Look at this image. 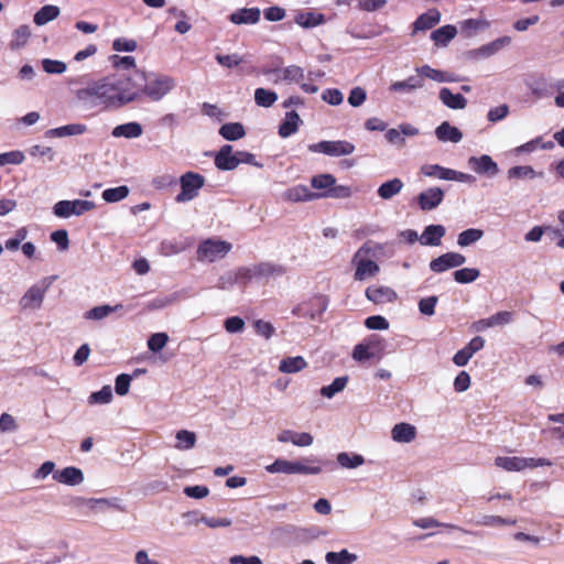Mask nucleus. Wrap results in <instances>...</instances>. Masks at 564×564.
<instances>
[{"label":"nucleus","instance_id":"603ef678","mask_svg":"<svg viewBox=\"0 0 564 564\" xmlns=\"http://www.w3.org/2000/svg\"><path fill=\"white\" fill-rule=\"evenodd\" d=\"M237 276V285L246 288V285L252 280H258L254 271V267H239L235 270Z\"/></svg>","mask_w":564,"mask_h":564},{"label":"nucleus","instance_id":"423d86ee","mask_svg":"<svg viewBox=\"0 0 564 564\" xmlns=\"http://www.w3.org/2000/svg\"><path fill=\"white\" fill-rule=\"evenodd\" d=\"M371 253L370 245L364 243L354 254L352 263L356 264L355 280L362 281L367 278L375 276L379 272V265L366 257Z\"/></svg>","mask_w":564,"mask_h":564},{"label":"nucleus","instance_id":"f8f14e48","mask_svg":"<svg viewBox=\"0 0 564 564\" xmlns=\"http://www.w3.org/2000/svg\"><path fill=\"white\" fill-rule=\"evenodd\" d=\"M328 300L324 295H316L293 308L292 313L299 317L315 319L327 308Z\"/></svg>","mask_w":564,"mask_h":564},{"label":"nucleus","instance_id":"3c124183","mask_svg":"<svg viewBox=\"0 0 564 564\" xmlns=\"http://www.w3.org/2000/svg\"><path fill=\"white\" fill-rule=\"evenodd\" d=\"M31 36V30L28 25H20L13 33V39L10 43L11 48L19 50L23 47Z\"/></svg>","mask_w":564,"mask_h":564},{"label":"nucleus","instance_id":"864d4df0","mask_svg":"<svg viewBox=\"0 0 564 564\" xmlns=\"http://www.w3.org/2000/svg\"><path fill=\"white\" fill-rule=\"evenodd\" d=\"M336 184V178L328 173L318 174L312 177L311 185L315 189L330 191L332 186Z\"/></svg>","mask_w":564,"mask_h":564},{"label":"nucleus","instance_id":"412c9836","mask_svg":"<svg viewBox=\"0 0 564 564\" xmlns=\"http://www.w3.org/2000/svg\"><path fill=\"white\" fill-rule=\"evenodd\" d=\"M366 297L376 304L391 303L397 299V293L388 286H369Z\"/></svg>","mask_w":564,"mask_h":564},{"label":"nucleus","instance_id":"f704fd0d","mask_svg":"<svg viewBox=\"0 0 564 564\" xmlns=\"http://www.w3.org/2000/svg\"><path fill=\"white\" fill-rule=\"evenodd\" d=\"M457 34L454 25L447 24L432 32L431 39L436 45L446 46Z\"/></svg>","mask_w":564,"mask_h":564},{"label":"nucleus","instance_id":"bf43d9fd","mask_svg":"<svg viewBox=\"0 0 564 564\" xmlns=\"http://www.w3.org/2000/svg\"><path fill=\"white\" fill-rule=\"evenodd\" d=\"M169 341V336L166 333H155L150 336L148 340V347L153 352H159L162 350Z\"/></svg>","mask_w":564,"mask_h":564},{"label":"nucleus","instance_id":"052dcab7","mask_svg":"<svg viewBox=\"0 0 564 564\" xmlns=\"http://www.w3.org/2000/svg\"><path fill=\"white\" fill-rule=\"evenodd\" d=\"M42 67L47 74H63L67 66L62 61L44 58L42 61Z\"/></svg>","mask_w":564,"mask_h":564},{"label":"nucleus","instance_id":"b1692460","mask_svg":"<svg viewBox=\"0 0 564 564\" xmlns=\"http://www.w3.org/2000/svg\"><path fill=\"white\" fill-rule=\"evenodd\" d=\"M435 135L441 142L458 143L463 139L462 131L447 121H444L436 127Z\"/></svg>","mask_w":564,"mask_h":564},{"label":"nucleus","instance_id":"9d476101","mask_svg":"<svg viewBox=\"0 0 564 564\" xmlns=\"http://www.w3.org/2000/svg\"><path fill=\"white\" fill-rule=\"evenodd\" d=\"M74 506L76 508H85L87 510V513H100L106 512L109 509L124 511V509L118 503L117 499L111 500L107 498L77 497L74 499Z\"/></svg>","mask_w":564,"mask_h":564},{"label":"nucleus","instance_id":"6e6552de","mask_svg":"<svg viewBox=\"0 0 564 564\" xmlns=\"http://www.w3.org/2000/svg\"><path fill=\"white\" fill-rule=\"evenodd\" d=\"M95 207L96 205L91 200H59L53 206V213L58 218H69L72 216H82L95 209Z\"/></svg>","mask_w":564,"mask_h":564},{"label":"nucleus","instance_id":"79ce46f5","mask_svg":"<svg viewBox=\"0 0 564 564\" xmlns=\"http://www.w3.org/2000/svg\"><path fill=\"white\" fill-rule=\"evenodd\" d=\"M176 444L175 448L178 451H187L195 446L196 434L187 430H180L176 432Z\"/></svg>","mask_w":564,"mask_h":564},{"label":"nucleus","instance_id":"e433bc0d","mask_svg":"<svg viewBox=\"0 0 564 564\" xmlns=\"http://www.w3.org/2000/svg\"><path fill=\"white\" fill-rule=\"evenodd\" d=\"M420 172L427 177L449 181L452 169L444 167L440 164H424L421 166Z\"/></svg>","mask_w":564,"mask_h":564},{"label":"nucleus","instance_id":"de8ad7c7","mask_svg":"<svg viewBox=\"0 0 564 564\" xmlns=\"http://www.w3.org/2000/svg\"><path fill=\"white\" fill-rule=\"evenodd\" d=\"M323 21V14H315L313 12H301L295 17V22L306 29L319 25Z\"/></svg>","mask_w":564,"mask_h":564},{"label":"nucleus","instance_id":"f03ea898","mask_svg":"<svg viewBox=\"0 0 564 564\" xmlns=\"http://www.w3.org/2000/svg\"><path fill=\"white\" fill-rule=\"evenodd\" d=\"M319 460L315 457H306L302 460H286L282 458L275 459L272 464L265 467L270 474H286V475H318L323 468L319 465H314Z\"/></svg>","mask_w":564,"mask_h":564},{"label":"nucleus","instance_id":"7ed1b4c3","mask_svg":"<svg viewBox=\"0 0 564 564\" xmlns=\"http://www.w3.org/2000/svg\"><path fill=\"white\" fill-rule=\"evenodd\" d=\"M175 87L176 82L173 77L163 74L150 73L145 75L143 93L144 97L150 100L160 101Z\"/></svg>","mask_w":564,"mask_h":564},{"label":"nucleus","instance_id":"e2e57ef3","mask_svg":"<svg viewBox=\"0 0 564 564\" xmlns=\"http://www.w3.org/2000/svg\"><path fill=\"white\" fill-rule=\"evenodd\" d=\"M488 319L491 327L508 325L513 321V313L501 311L491 315Z\"/></svg>","mask_w":564,"mask_h":564},{"label":"nucleus","instance_id":"680f3d73","mask_svg":"<svg viewBox=\"0 0 564 564\" xmlns=\"http://www.w3.org/2000/svg\"><path fill=\"white\" fill-rule=\"evenodd\" d=\"M253 327H254L256 333L259 336L264 337L265 339L271 338L275 333L274 326L270 322H265L263 319L254 321Z\"/></svg>","mask_w":564,"mask_h":564},{"label":"nucleus","instance_id":"c9c22d12","mask_svg":"<svg viewBox=\"0 0 564 564\" xmlns=\"http://www.w3.org/2000/svg\"><path fill=\"white\" fill-rule=\"evenodd\" d=\"M336 459L339 466L346 469L358 468L365 464V457L356 453L340 452Z\"/></svg>","mask_w":564,"mask_h":564},{"label":"nucleus","instance_id":"72a5a7b5","mask_svg":"<svg viewBox=\"0 0 564 564\" xmlns=\"http://www.w3.org/2000/svg\"><path fill=\"white\" fill-rule=\"evenodd\" d=\"M307 367L302 356L286 357L280 361L279 370L283 373H296Z\"/></svg>","mask_w":564,"mask_h":564},{"label":"nucleus","instance_id":"4c0bfd02","mask_svg":"<svg viewBox=\"0 0 564 564\" xmlns=\"http://www.w3.org/2000/svg\"><path fill=\"white\" fill-rule=\"evenodd\" d=\"M219 134L229 141H236L245 137V128L239 122L225 123L219 129Z\"/></svg>","mask_w":564,"mask_h":564},{"label":"nucleus","instance_id":"a211bd4d","mask_svg":"<svg viewBox=\"0 0 564 564\" xmlns=\"http://www.w3.org/2000/svg\"><path fill=\"white\" fill-rule=\"evenodd\" d=\"M283 197L285 200L299 203L318 199L322 198V195L319 193L311 192L306 185L299 184L288 188L283 193Z\"/></svg>","mask_w":564,"mask_h":564},{"label":"nucleus","instance_id":"473e14b6","mask_svg":"<svg viewBox=\"0 0 564 564\" xmlns=\"http://www.w3.org/2000/svg\"><path fill=\"white\" fill-rule=\"evenodd\" d=\"M403 186H404L403 182L400 178L395 177L388 182L382 183L379 186L377 193H378L379 197L387 200V199H391L392 197H394L395 195L401 193Z\"/></svg>","mask_w":564,"mask_h":564},{"label":"nucleus","instance_id":"37998d69","mask_svg":"<svg viewBox=\"0 0 564 564\" xmlns=\"http://www.w3.org/2000/svg\"><path fill=\"white\" fill-rule=\"evenodd\" d=\"M423 87V80L417 76H410L405 80L395 82L390 86L391 91L409 93Z\"/></svg>","mask_w":564,"mask_h":564},{"label":"nucleus","instance_id":"7c9ffc66","mask_svg":"<svg viewBox=\"0 0 564 564\" xmlns=\"http://www.w3.org/2000/svg\"><path fill=\"white\" fill-rule=\"evenodd\" d=\"M253 267L258 280L263 278L281 276L285 272V269L282 265L270 262H261L253 264Z\"/></svg>","mask_w":564,"mask_h":564},{"label":"nucleus","instance_id":"bb28decb","mask_svg":"<svg viewBox=\"0 0 564 564\" xmlns=\"http://www.w3.org/2000/svg\"><path fill=\"white\" fill-rule=\"evenodd\" d=\"M143 133L142 126L139 122L132 121L123 124H119L112 129V137L115 138H127L137 139Z\"/></svg>","mask_w":564,"mask_h":564},{"label":"nucleus","instance_id":"a19ab883","mask_svg":"<svg viewBox=\"0 0 564 564\" xmlns=\"http://www.w3.org/2000/svg\"><path fill=\"white\" fill-rule=\"evenodd\" d=\"M484 236V231L478 228H469L462 231L457 237V245L460 248L469 247L479 241Z\"/></svg>","mask_w":564,"mask_h":564},{"label":"nucleus","instance_id":"2f4dec72","mask_svg":"<svg viewBox=\"0 0 564 564\" xmlns=\"http://www.w3.org/2000/svg\"><path fill=\"white\" fill-rule=\"evenodd\" d=\"M61 13V10L57 6L46 4L42 7L33 17V22L42 26L53 20H55Z\"/></svg>","mask_w":564,"mask_h":564},{"label":"nucleus","instance_id":"9b49d317","mask_svg":"<svg viewBox=\"0 0 564 564\" xmlns=\"http://www.w3.org/2000/svg\"><path fill=\"white\" fill-rule=\"evenodd\" d=\"M383 343L378 336H372L367 343L355 346L352 358L359 362L370 359L379 360L382 357Z\"/></svg>","mask_w":564,"mask_h":564},{"label":"nucleus","instance_id":"aec40b11","mask_svg":"<svg viewBox=\"0 0 564 564\" xmlns=\"http://www.w3.org/2000/svg\"><path fill=\"white\" fill-rule=\"evenodd\" d=\"M445 234L446 228L443 225H429L420 236V243L423 246H440Z\"/></svg>","mask_w":564,"mask_h":564},{"label":"nucleus","instance_id":"c85d7f7f","mask_svg":"<svg viewBox=\"0 0 564 564\" xmlns=\"http://www.w3.org/2000/svg\"><path fill=\"white\" fill-rule=\"evenodd\" d=\"M441 21V12L437 9H430L421 14L414 22V31H425L435 26Z\"/></svg>","mask_w":564,"mask_h":564},{"label":"nucleus","instance_id":"0e129e2a","mask_svg":"<svg viewBox=\"0 0 564 564\" xmlns=\"http://www.w3.org/2000/svg\"><path fill=\"white\" fill-rule=\"evenodd\" d=\"M416 72H417L419 75L424 76L426 78H430V79H432L434 82H437V83H443V80H444L445 72L438 70V69H434V68H432L429 65H423L421 67H417Z\"/></svg>","mask_w":564,"mask_h":564},{"label":"nucleus","instance_id":"13d9d810","mask_svg":"<svg viewBox=\"0 0 564 564\" xmlns=\"http://www.w3.org/2000/svg\"><path fill=\"white\" fill-rule=\"evenodd\" d=\"M237 285V276L235 270H229L223 273L217 281L216 288L219 290L229 291Z\"/></svg>","mask_w":564,"mask_h":564},{"label":"nucleus","instance_id":"09e8293b","mask_svg":"<svg viewBox=\"0 0 564 564\" xmlns=\"http://www.w3.org/2000/svg\"><path fill=\"white\" fill-rule=\"evenodd\" d=\"M480 275V271L476 268H463L454 272L453 276L457 283L467 284L476 281Z\"/></svg>","mask_w":564,"mask_h":564},{"label":"nucleus","instance_id":"ddd939ff","mask_svg":"<svg viewBox=\"0 0 564 564\" xmlns=\"http://www.w3.org/2000/svg\"><path fill=\"white\" fill-rule=\"evenodd\" d=\"M145 75L147 74L142 72H135L131 77L117 75V82H119L120 86H122L123 89H127L129 94L133 95V98L129 99L127 104L142 100L144 97L143 87Z\"/></svg>","mask_w":564,"mask_h":564},{"label":"nucleus","instance_id":"ea45409f","mask_svg":"<svg viewBox=\"0 0 564 564\" xmlns=\"http://www.w3.org/2000/svg\"><path fill=\"white\" fill-rule=\"evenodd\" d=\"M542 172H536L534 169L530 165H517L512 166L508 170V178H535V177H542Z\"/></svg>","mask_w":564,"mask_h":564},{"label":"nucleus","instance_id":"0eeeda50","mask_svg":"<svg viewBox=\"0 0 564 564\" xmlns=\"http://www.w3.org/2000/svg\"><path fill=\"white\" fill-rule=\"evenodd\" d=\"M181 192L176 195L177 203H186L198 196L205 185V177L195 172H186L180 178Z\"/></svg>","mask_w":564,"mask_h":564},{"label":"nucleus","instance_id":"f3484780","mask_svg":"<svg viewBox=\"0 0 564 564\" xmlns=\"http://www.w3.org/2000/svg\"><path fill=\"white\" fill-rule=\"evenodd\" d=\"M215 165L221 171H231L238 166V151L234 152L232 147L225 144L215 155Z\"/></svg>","mask_w":564,"mask_h":564},{"label":"nucleus","instance_id":"a878e982","mask_svg":"<svg viewBox=\"0 0 564 564\" xmlns=\"http://www.w3.org/2000/svg\"><path fill=\"white\" fill-rule=\"evenodd\" d=\"M415 436L416 429L409 423H398L391 430V437L398 443H410Z\"/></svg>","mask_w":564,"mask_h":564},{"label":"nucleus","instance_id":"a18cd8bd","mask_svg":"<svg viewBox=\"0 0 564 564\" xmlns=\"http://www.w3.org/2000/svg\"><path fill=\"white\" fill-rule=\"evenodd\" d=\"M348 382V377H337L329 386H324L321 389V394L325 398L332 399L335 394L341 392Z\"/></svg>","mask_w":564,"mask_h":564},{"label":"nucleus","instance_id":"58836bf2","mask_svg":"<svg viewBox=\"0 0 564 564\" xmlns=\"http://www.w3.org/2000/svg\"><path fill=\"white\" fill-rule=\"evenodd\" d=\"M510 43H511L510 36H502V37H499L486 45H482L481 47H479L476 51V53L481 56L489 57V56L496 54L502 47L508 46Z\"/></svg>","mask_w":564,"mask_h":564},{"label":"nucleus","instance_id":"c756f323","mask_svg":"<svg viewBox=\"0 0 564 564\" xmlns=\"http://www.w3.org/2000/svg\"><path fill=\"white\" fill-rule=\"evenodd\" d=\"M301 118L294 110L286 112L284 121L279 127V134L282 138H288L295 133L299 129Z\"/></svg>","mask_w":564,"mask_h":564},{"label":"nucleus","instance_id":"1a4fd4ad","mask_svg":"<svg viewBox=\"0 0 564 564\" xmlns=\"http://www.w3.org/2000/svg\"><path fill=\"white\" fill-rule=\"evenodd\" d=\"M308 150L314 153H323L329 156H345L355 151V145L345 140L321 141L310 144Z\"/></svg>","mask_w":564,"mask_h":564},{"label":"nucleus","instance_id":"c03bdc74","mask_svg":"<svg viewBox=\"0 0 564 564\" xmlns=\"http://www.w3.org/2000/svg\"><path fill=\"white\" fill-rule=\"evenodd\" d=\"M325 560L328 564H352L357 561V555L344 549L339 552H328Z\"/></svg>","mask_w":564,"mask_h":564},{"label":"nucleus","instance_id":"39448f33","mask_svg":"<svg viewBox=\"0 0 564 564\" xmlns=\"http://www.w3.org/2000/svg\"><path fill=\"white\" fill-rule=\"evenodd\" d=\"M55 276H47L41 280L39 283L30 286L20 300L21 308L32 311L41 308L45 297V293L52 285Z\"/></svg>","mask_w":564,"mask_h":564},{"label":"nucleus","instance_id":"338daca9","mask_svg":"<svg viewBox=\"0 0 564 564\" xmlns=\"http://www.w3.org/2000/svg\"><path fill=\"white\" fill-rule=\"evenodd\" d=\"M283 77L282 79L285 82H299L304 77V70L297 65H291L282 69Z\"/></svg>","mask_w":564,"mask_h":564},{"label":"nucleus","instance_id":"f257e3e1","mask_svg":"<svg viewBox=\"0 0 564 564\" xmlns=\"http://www.w3.org/2000/svg\"><path fill=\"white\" fill-rule=\"evenodd\" d=\"M77 102L86 110H108L120 108L133 98L127 89L117 82V75L106 76L88 83L75 91Z\"/></svg>","mask_w":564,"mask_h":564},{"label":"nucleus","instance_id":"20e7f679","mask_svg":"<svg viewBox=\"0 0 564 564\" xmlns=\"http://www.w3.org/2000/svg\"><path fill=\"white\" fill-rule=\"evenodd\" d=\"M232 249V245L218 238H208L203 240L196 251V258L199 262L213 263L224 259Z\"/></svg>","mask_w":564,"mask_h":564},{"label":"nucleus","instance_id":"8fccbe9b","mask_svg":"<svg viewBox=\"0 0 564 564\" xmlns=\"http://www.w3.org/2000/svg\"><path fill=\"white\" fill-rule=\"evenodd\" d=\"M278 99V95L269 89L257 88L254 91V101L260 107H271Z\"/></svg>","mask_w":564,"mask_h":564},{"label":"nucleus","instance_id":"5701e85b","mask_svg":"<svg viewBox=\"0 0 564 564\" xmlns=\"http://www.w3.org/2000/svg\"><path fill=\"white\" fill-rule=\"evenodd\" d=\"M438 98L449 109L462 110L467 106V99L460 94H453L447 87L440 90Z\"/></svg>","mask_w":564,"mask_h":564},{"label":"nucleus","instance_id":"dca6fc26","mask_svg":"<svg viewBox=\"0 0 564 564\" xmlns=\"http://www.w3.org/2000/svg\"><path fill=\"white\" fill-rule=\"evenodd\" d=\"M468 165L475 173L488 177H494L499 173L498 164L487 154L470 156L468 159Z\"/></svg>","mask_w":564,"mask_h":564},{"label":"nucleus","instance_id":"49530a36","mask_svg":"<svg viewBox=\"0 0 564 564\" xmlns=\"http://www.w3.org/2000/svg\"><path fill=\"white\" fill-rule=\"evenodd\" d=\"M119 308H122V305L118 304L115 306H110V305L96 306L85 313V318L100 321V319L107 317L109 314L118 311Z\"/></svg>","mask_w":564,"mask_h":564},{"label":"nucleus","instance_id":"2eb2a0df","mask_svg":"<svg viewBox=\"0 0 564 564\" xmlns=\"http://www.w3.org/2000/svg\"><path fill=\"white\" fill-rule=\"evenodd\" d=\"M443 199L444 192L438 186L430 187L420 193L416 197L417 205L423 212H430L437 208L442 204Z\"/></svg>","mask_w":564,"mask_h":564},{"label":"nucleus","instance_id":"cd10ccee","mask_svg":"<svg viewBox=\"0 0 564 564\" xmlns=\"http://www.w3.org/2000/svg\"><path fill=\"white\" fill-rule=\"evenodd\" d=\"M260 19L258 8H243L230 14V21L235 24H253Z\"/></svg>","mask_w":564,"mask_h":564},{"label":"nucleus","instance_id":"4468645a","mask_svg":"<svg viewBox=\"0 0 564 564\" xmlns=\"http://www.w3.org/2000/svg\"><path fill=\"white\" fill-rule=\"evenodd\" d=\"M466 262V257L458 252H447L433 259L429 267L435 273H442L453 268H458Z\"/></svg>","mask_w":564,"mask_h":564},{"label":"nucleus","instance_id":"393cba45","mask_svg":"<svg viewBox=\"0 0 564 564\" xmlns=\"http://www.w3.org/2000/svg\"><path fill=\"white\" fill-rule=\"evenodd\" d=\"M495 465L507 471H521L528 468L527 458L517 456H499L495 459Z\"/></svg>","mask_w":564,"mask_h":564},{"label":"nucleus","instance_id":"4d7b16f0","mask_svg":"<svg viewBox=\"0 0 564 564\" xmlns=\"http://www.w3.org/2000/svg\"><path fill=\"white\" fill-rule=\"evenodd\" d=\"M413 525H415L420 529H431V528H438V527H444L447 529H458V527L455 524L442 523L432 517L415 519V520H413Z\"/></svg>","mask_w":564,"mask_h":564},{"label":"nucleus","instance_id":"4be33fe9","mask_svg":"<svg viewBox=\"0 0 564 564\" xmlns=\"http://www.w3.org/2000/svg\"><path fill=\"white\" fill-rule=\"evenodd\" d=\"M88 130L84 123H69L58 128L50 129L45 132L46 138H65L72 135H80L86 133Z\"/></svg>","mask_w":564,"mask_h":564},{"label":"nucleus","instance_id":"6e6d98bb","mask_svg":"<svg viewBox=\"0 0 564 564\" xmlns=\"http://www.w3.org/2000/svg\"><path fill=\"white\" fill-rule=\"evenodd\" d=\"M112 400V390L110 386H105L101 390L93 392L88 398L89 404H108Z\"/></svg>","mask_w":564,"mask_h":564},{"label":"nucleus","instance_id":"5fc2aeb1","mask_svg":"<svg viewBox=\"0 0 564 564\" xmlns=\"http://www.w3.org/2000/svg\"><path fill=\"white\" fill-rule=\"evenodd\" d=\"M129 195L128 186H118L113 188H107L102 192V198L107 203H116L124 199Z\"/></svg>","mask_w":564,"mask_h":564},{"label":"nucleus","instance_id":"774afa93","mask_svg":"<svg viewBox=\"0 0 564 564\" xmlns=\"http://www.w3.org/2000/svg\"><path fill=\"white\" fill-rule=\"evenodd\" d=\"M224 327L230 334L241 333L245 329V321L239 316H231L225 319Z\"/></svg>","mask_w":564,"mask_h":564},{"label":"nucleus","instance_id":"69168bd1","mask_svg":"<svg viewBox=\"0 0 564 564\" xmlns=\"http://www.w3.org/2000/svg\"><path fill=\"white\" fill-rule=\"evenodd\" d=\"M488 26V23L486 21L476 20V19H468L465 20L462 24V30L465 32L468 36L474 35L478 30L485 29Z\"/></svg>","mask_w":564,"mask_h":564},{"label":"nucleus","instance_id":"6ab92c4d","mask_svg":"<svg viewBox=\"0 0 564 564\" xmlns=\"http://www.w3.org/2000/svg\"><path fill=\"white\" fill-rule=\"evenodd\" d=\"M53 479L67 486H76L84 481V474L79 468L69 466L55 471Z\"/></svg>","mask_w":564,"mask_h":564}]
</instances>
